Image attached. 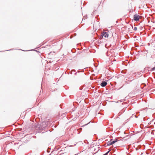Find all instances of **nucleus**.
Instances as JSON below:
<instances>
[{"instance_id": "a878e982", "label": "nucleus", "mask_w": 155, "mask_h": 155, "mask_svg": "<svg viewBox=\"0 0 155 155\" xmlns=\"http://www.w3.org/2000/svg\"><path fill=\"white\" fill-rule=\"evenodd\" d=\"M44 133V132H42V133Z\"/></svg>"}, {"instance_id": "7ed1b4c3", "label": "nucleus", "mask_w": 155, "mask_h": 155, "mask_svg": "<svg viewBox=\"0 0 155 155\" xmlns=\"http://www.w3.org/2000/svg\"><path fill=\"white\" fill-rule=\"evenodd\" d=\"M140 16L137 14L134 15V19L136 21H138L139 20V17Z\"/></svg>"}, {"instance_id": "39448f33", "label": "nucleus", "mask_w": 155, "mask_h": 155, "mask_svg": "<svg viewBox=\"0 0 155 155\" xmlns=\"http://www.w3.org/2000/svg\"><path fill=\"white\" fill-rule=\"evenodd\" d=\"M134 75L136 76L137 75H140V76H139V77H140L141 76H142V75L141 74V73L140 72H137L134 73ZM137 77H138V76H137Z\"/></svg>"}, {"instance_id": "0eeeda50", "label": "nucleus", "mask_w": 155, "mask_h": 155, "mask_svg": "<svg viewBox=\"0 0 155 155\" xmlns=\"http://www.w3.org/2000/svg\"><path fill=\"white\" fill-rule=\"evenodd\" d=\"M112 140H113V139H112L110 140V141L108 142L107 143V146H110L112 144H113L112 143V141H111Z\"/></svg>"}, {"instance_id": "f03ea898", "label": "nucleus", "mask_w": 155, "mask_h": 155, "mask_svg": "<svg viewBox=\"0 0 155 155\" xmlns=\"http://www.w3.org/2000/svg\"><path fill=\"white\" fill-rule=\"evenodd\" d=\"M108 34L105 32H103L101 33V35L100 36V38H103L104 37L105 38H107L108 37Z\"/></svg>"}, {"instance_id": "412c9836", "label": "nucleus", "mask_w": 155, "mask_h": 155, "mask_svg": "<svg viewBox=\"0 0 155 155\" xmlns=\"http://www.w3.org/2000/svg\"><path fill=\"white\" fill-rule=\"evenodd\" d=\"M77 72H78V73H79V72H80V71H79V70H78V71Z\"/></svg>"}, {"instance_id": "bb28decb", "label": "nucleus", "mask_w": 155, "mask_h": 155, "mask_svg": "<svg viewBox=\"0 0 155 155\" xmlns=\"http://www.w3.org/2000/svg\"><path fill=\"white\" fill-rule=\"evenodd\" d=\"M103 155H104V154Z\"/></svg>"}, {"instance_id": "b1692460", "label": "nucleus", "mask_w": 155, "mask_h": 155, "mask_svg": "<svg viewBox=\"0 0 155 155\" xmlns=\"http://www.w3.org/2000/svg\"><path fill=\"white\" fill-rule=\"evenodd\" d=\"M135 117H136V118H137V116H135Z\"/></svg>"}, {"instance_id": "6ab92c4d", "label": "nucleus", "mask_w": 155, "mask_h": 155, "mask_svg": "<svg viewBox=\"0 0 155 155\" xmlns=\"http://www.w3.org/2000/svg\"><path fill=\"white\" fill-rule=\"evenodd\" d=\"M120 101V102H122V101H120V100L118 101L117 102H116V103L119 102V101Z\"/></svg>"}, {"instance_id": "dca6fc26", "label": "nucleus", "mask_w": 155, "mask_h": 155, "mask_svg": "<svg viewBox=\"0 0 155 155\" xmlns=\"http://www.w3.org/2000/svg\"><path fill=\"white\" fill-rule=\"evenodd\" d=\"M144 70H141L140 72V73H144Z\"/></svg>"}, {"instance_id": "f3484780", "label": "nucleus", "mask_w": 155, "mask_h": 155, "mask_svg": "<svg viewBox=\"0 0 155 155\" xmlns=\"http://www.w3.org/2000/svg\"><path fill=\"white\" fill-rule=\"evenodd\" d=\"M155 70V66L152 69V71H154Z\"/></svg>"}, {"instance_id": "f257e3e1", "label": "nucleus", "mask_w": 155, "mask_h": 155, "mask_svg": "<svg viewBox=\"0 0 155 155\" xmlns=\"http://www.w3.org/2000/svg\"><path fill=\"white\" fill-rule=\"evenodd\" d=\"M50 126V123L49 122L46 121L43 122L40 124H38L36 128V131L38 133L41 132L44 130L45 132H46L47 130Z\"/></svg>"}, {"instance_id": "4468645a", "label": "nucleus", "mask_w": 155, "mask_h": 155, "mask_svg": "<svg viewBox=\"0 0 155 155\" xmlns=\"http://www.w3.org/2000/svg\"><path fill=\"white\" fill-rule=\"evenodd\" d=\"M109 152H110V151H109H109H107V152H106L105 154H104V155H107V154H108V153Z\"/></svg>"}, {"instance_id": "ddd939ff", "label": "nucleus", "mask_w": 155, "mask_h": 155, "mask_svg": "<svg viewBox=\"0 0 155 155\" xmlns=\"http://www.w3.org/2000/svg\"><path fill=\"white\" fill-rule=\"evenodd\" d=\"M90 122H89V123H87V124H85L84 125H83V126H82L81 127H84V126H86V125H87V124H89V123Z\"/></svg>"}, {"instance_id": "aec40b11", "label": "nucleus", "mask_w": 155, "mask_h": 155, "mask_svg": "<svg viewBox=\"0 0 155 155\" xmlns=\"http://www.w3.org/2000/svg\"><path fill=\"white\" fill-rule=\"evenodd\" d=\"M74 74L75 75H77V72L75 73Z\"/></svg>"}, {"instance_id": "393cba45", "label": "nucleus", "mask_w": 155, "mask_h": 155, "mask_svg": "<svg viewBox=\"0 0 155 155\" xmlns=\"http://www.w3.org/2000/svg\"><path fill=\"white\" fill-rule=\"evenodd\" d=\"M143 154V153H142L141 154V155H142Z\"/></svg>"}, {"instance_id": "f8f14e48", "label": "nucleus", "mask_w": 155, "mask_h": 155, "mask_svg": "<svg viewBox=\"0 0 155 155\" xmlns=\"http://www.w3.org/2000/svg\"><path fill=\"white\" fill-rule=\"evenodd\" d=\"M72 71H74V72H75V70H72L71 71V74H72Z\"/></svg>"}, {"instance_id": "2eb2a0df", "label": "nucleus", "mask_w": 155, "mask_h": 155, "mask_svg": "<svg viewBox=\"0 0 155 155\" xmlns=\"http://www.w3.org/2000/svg\"><path fill=\"white\" fill-rule=\"evenodd\" d=\"M55 53V52H50L49 53V55L52 54V53Z\"/></svg>"}, {"instance_id": "6e6552de", "label": "nucleus", "mask_w": 155, "mask_h": 155, "mask_svg": "<svg viewBox=\"0 0 155 155\" xmlns=\"http://www.w3.org/2000/svg\"><path fill=\"white\" fill-rule=\"evenodd\" d=\"M125 109L124 110V109L122 110L121 111L118 113V115L119 116H120L121 114L124 112L125 111Z\"/></svg>"}, {"instance_id": "a211bd4d", "label": "nucleus", "mask_w": 155, "mask_h": 155, "mask_svg": "<svg viewBox=\"0 0 155 155\" xmlns=\"http://www.w3.org/2000/svg\"><path fill=\"white\" fill-rule=\"evenodd\" d=\"M79 88L80 90H81L83 89V87H80Z\"/></svg>"}, {"instance_id": "423d86ee", "label": "nucleus", "mask_w": 155, "mask_h": 155, "mask_svg": "<svg viewBox=\"0 0 155 155\" xmlns=\"http://www.w3.org/2000/svg\"><path fill=\"white\" fill-rule=\"evenodd\" d=\"M119 139V138H116L114 140L112 141V143L113 144H114L117 142L118 141V139Z\"/></svg>"}, {"instance_id": "1a4fd4ad", "label": "nucleus", "mask_w": 155, "mask_h": 155, "mask_svg": "<svg viewBox=\"0 0 155 155\" xmlns=\"http://www.w3.org/2000/svg\"><path fill=\"white\" fill-rule=\"evenodd\" d=\"M126 71L127 70H123L122 71L121 73L124 74H126Z\"/></svg>"}, {"instance_id": "9d476101", "label": "nucleus", "mask_w": 155, "mask_h": 155, "mask_svg": "<svg viewBox=\"0 0 155 155\" xmlns=\"http://www.w3.org/2000/svg\"><path fill=\"white\" fill-rule=\"evenodd\" d=\"M83 18L84 19H87V16L86 15V16H84L83 17Z\"/></svg>"}, {"instance_id": "20e7f679", "label": "nucleus", "mask_w": 155, "mask_h": 155, "mask_svg": "<svg viewBox=\"0 0 155 155\" xmlns=\"http://www.w3.org/2000/svg\"><path fill=\"white\" fill-rule=\"evenodd\" d=\"M107 84V83L106 81H102L101 84V86L102 87H104Z\"/></svg>"}, {"instance_id": "9b49d317", "label": "nucleus", "mask_w": 155, "mask_h": 155, "mask_svg": "<svg viewBox=\"0 0 155 155\" xmlns=\"http://www.w3.org/2000/svg\"><path fill=\"white\" fill-rule=\"evenodd\" d=\"M137 30V27H134V30L135 31H136V30Z\"/></svg>"}, {"instance_id": "5701e85b", "label": "nucleus", "mask_w": 155, "mask_h": 155, "mask_svg": "<svg viewBox=\"0 0 155 155\" xmlns=\"http://www.w3.org/2000/svg\"><path fill=\"white\" fill-rule=\"evenodd\" d=\"M12 50V49H11L10 50H8V51ZM7 51H8V50H7Z\"/></svg>"}, {"instance_id": "4be33fe9", "label": "nucleus", "mask_w": 155, "mask_h": 155, "mask_svg": "<svg viewBox=\"0 0 155 155\" xmlns=\"http://www.w3.org/2000/svg\"><path fill=\"white\" fill-rule=\"evenodd\" d=\"M20 50H22V51H24V50H22L21 49H20Z\"/></svg>"}]
</instances>
